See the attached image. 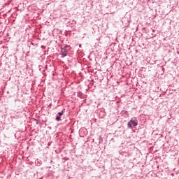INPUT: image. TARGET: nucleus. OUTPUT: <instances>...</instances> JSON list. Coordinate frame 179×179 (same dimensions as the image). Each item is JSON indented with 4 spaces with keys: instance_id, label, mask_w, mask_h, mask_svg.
<instances>
[{
    "instance_id": "nucleus-1",
    "label": "nucleus",
    "mask_w": 179,
    "mask_h": 179,
    "mask_svg": "<svg viewBox=\"0 0 179 179\" xmlns=\"http://www.w3.org/2000/svg\"><path fill=\"white\" fill-rule=\"evenodd\" d=\"M62 58H65L68 55V50L66 49H61Z\"/></svg>"
},
{
    "instance_id": "nucleus-2",
    "label": "nucleus",
    "mask_w": 179,
    "mask_h": 179,
    "mask_svg": "<svg viewBox=\"0 0 179 179\" xmlns=\"http://www.w3.org/2000/svg\"><path fill=\"white\" fill-rule=\"evenodd\" d=\"M62 115H64V110H62L57 113V115L56 116V121H61V117H62Z\"/></svg>"
},
{
    "instance_id": "nucleus-3",
    "label": "nucleus",
    "mask_w": 179,
    "mask_h": 179,
    "mask_svg": "<svg viewBox=\"0 0 179 179\" xmlns=\"http://www.w3.org/2000/svg\"><path fill=\"white\" fill-rule=\"evenodd\" d=\"M82 133H83V135H86V134H87V130L86 129H80V135H81Z\"/></svg>"
},
{
    "instance_id": "nucleus-4",
    "label": "nucleus",
    "mask_w": 179,
    "mask_h": 179,
    "mask_svg": "<svg viewBox=\"0 0 179 179\" xmlns=\"http://www.w3.org/2000/svg\"><path fill=\"white\" fill-rule=\"evenodd\" d=\"M130 122L134 125V127H138V122L131 119Z\"/></svg>"
},
{
    "instance_id": "nucleus-5",
    "label": "nucleus",
    "mask_w": 179,
    "mask_h": 179,
    "mask_svg": "<svg viewBox=\"0 0 179 179\" xmlns=\"http://www.w3.org/2000/svg\"><path fill=\"white\" fill-rule=\"evenodd\" d=\"M128 128H132V123L131 122H129L127 124Z\"/></svg>"
},
{
    "instance_id": "nucleus-6",
    "label": "nucleus",
    "mask_w": 179,
    "mask_h": 179,
    "mask_svg": "<svg viewBox=\"0 0 179 179\" xmlns=\"http://www.w3.org/2000/svg\"><path fill=\"white\" fill-rule=\"evenodd\" d=\"M99 143H103V137H101V136H99Z\"/></svg>"
},
{
    "instance_id": "nucleus-7",
    "label": "nucleus",
    "mask_w": 179,
    "mask_h": 179,
    "mask_svg": "<svg viewBox=\"0 0 179 179\" xmlns=\"http://www.w3.org/2000/svg\"><path fill=\"white\" fill-rule=\"evenodd\" d=\"M68 47H69V45H65L63 48H62L63 50H66V48H68Z\"/></svg>"
},
{
    "instance_id": "nucleus-8",
    "label": "nucleus",
    "mask_w": 179,
    "mask_h": 179,
    "mask_svg": "<svg viewBox=\"0 0 179 179\" xmlns=\"http://www.w3.org/2000/svg\"><path fill=\"white\" fill-rule=\"evenodd\" d=\"M79 47H80V48L82 47V45H79Z\"/></svg>"
},
{
    "instance_id": "nucleus-9",
    "label": "nucleus",
    "mask_w": 179,
    "mask_h": 179,
    "mask_svg": "<svg viewBox=\"0 0 179 179\" xmlns=\"http://www.w3.org/2000/svg\"><path fill=\"white\" fill-rule=\"evenodd\" d=\"M171 176H174V173H172Z\"/></svg>"
}]
</instances>
